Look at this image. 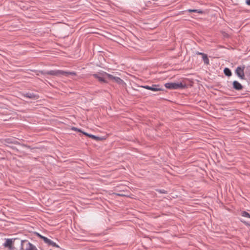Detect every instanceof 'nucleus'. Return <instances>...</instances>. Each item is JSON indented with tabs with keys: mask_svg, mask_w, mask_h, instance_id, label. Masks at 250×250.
I'll return each mask as SVG.
<instances>
[{
	"mask_svg": "<svg viewBox=\"0 0 250 250\" xmlns=\"http://www.w3.org/2000/svg\"><path fill=\"white\" fill-rule=\"evenodd\" d=\"M38 72L36 74L37 75L39 76V73L42 75H49L55 76H64L68 77L69 75L76 76L77 74L75 72L65 71L62 70H54L49 71L40 70L37 71Z\"/></svg>",
	"mask_w": 250,
	"mask_h": 250,
	"instance_id": "1",
	"label": "nucleus"
},
{
	"mask_svg": "<svg viewBox=\"0 0 250 250\" xmlns=\"http://www.w3.org/2000/svg\"><path fill=\"white\" fill-rule=\"evenodd\" d=\"M20 250H38L35 245L27 240H20Z\"/></svg>",
	"mask_w": 250,
	"mask_h": 250,
	"instance_id": "2",
	"label": "nucleus"
},
{
	"mask_svg": "<svg viewBox=\"0 0 250 250\" xmlns=\"http://www.w3.org/2000/svg\"><path fill=\"white\" fill-rule=\"evenodd\" d=\"M165 86L169 89H180L185 88L186 85L182 83H167Z\"/></svg>",
	"mask_w": 250,
	"mask_h": 250,
	"instance_id": "3",
	"label": "nucleus"
},
{
	"mask_svg": "<svg viewBox=\"0 0 250 250\" xmlns=\"http://www.w3.org/2000/svg\"><path fill=\"white\" fill-rule=\"evenodd\" d=\"M107 73L102 71L96 74H93L92 76L101 83H107V81L105 79V77L107 78Z\"/></svg>",
	"mask_w": 250,
	"mask_h": 250,
	"instance_id": "4",
	"label": "nucleus"
},
{
	"mask_svg": "<svg viewBox=\"0 0 250 250\" xmlns=\"http://www.w3.org/2000/svg\"><path fill=\"white\" fill-rule=\"evenodd\" d=\"M16 241H20V239L18 238L13 239H6L5 243L3 244L4 247L8 248L9 250H14L15 249L14 246V243Z\"/></svg>",
	"mask_w": 250,
	"mask_h": 250,
	"instance_id": "5",
	"label": "nucleus"
},
{
	"mask_svg": "<svg viewBox=\"0 0 250 250\" xmlns=\"http://www.w3.org/2000/svg\"><path fill=\"white\" fill-rule=\"evenodd\" d=\"M245 66L244 65L242 66H238L235 71L236 75L241 79L244 80L245 79L244 69Z\"/></svg>",
	"mask_w": 250,
	"mask_h": 250,
	"instance_id": "6",
	"label": "nucleus"
},
{
	"mask_svg": "<svg viewBox=\"0 0 250 250\" xmlns=\"http://www.w3.org/2000/svg\"><path fill=\"white\" fill-rule=\"evenodd\" d=\"M141 87L144 88L145 89L150 90L153 91H163L164 89L162 86H160V85L158 84H152L151 86L149 85H142Z\"/></svg>",
	"mask_w": 250,
	"mask_h": 250,
	"instance_id": "7",
	"label": "nucleus"
},
{
	"mask_svg": "<svg viewBox=\"0 0 250 250\" xmlns=\"http://www.w3.org/2000/svg\"><path fill=\"white\" fill-rule=\"evenodd\" d=\"M107 78L113 80L115 82L119 84H122L124 83V82L120 78L118 77L114 76L108 73Z\"/></svg>",
	"mask_w": 250,
	"mask_h": 250,
	"instance_id": "8",
	"label": "nucleus"
},
{
	"mask_svg": "<svg viewBox=\"0 0 250 250\" xmlns=\"http://www.w3.org/2000/svg\"><path fill=\"white\" fill-rule=\"evenodd\" d=\"M232 87L236 90H241L243 88V85L238 81H234L232 83Z\"/></svg>",
	"mask_w": 250,
	"mask_h": 250,
	"instance_id": "9",
	"label": "nucleus"
},
{
	"mask_svg": "<svg viewBox=\"0 0 250 250\" xmlns=\"http://www.w3.org/2000/svg\"><path fill=\"white\" fill-rule=\"evenodd\" d=\"M23 96L24 97L34 100H37L39 98V96L38 95L30 92L26 93L24 94Z\"/></svg>",
	"mask_w": 250,
	"mask_h": 250,
	"instance_id": "10",
	"label": "nucleus"
},
{
	"mask_svg": "<svg viewBox=\"0 0 250 250\" xmlns=\"http://www.w3.org/2000/svg\"><path fill=\"white\" fill-rule=\"evenodd\" d=\"M83 134H84L85 136H88L90 138H92L95 140H96V141H99V140H101L102 139L99 137V136H95V135H92V134H88L86 132H83Z\"/></svg>",
	"mask_w": 250,
	"mask_h": 250,
	"instance_id": "11",
	"label": "nucleus"
},
{
	"mask_svg": "<svg viewBox=\"0 0 250 250\" xmlns=\"http://www.w3.org/2000/svg\"><path fill=\"white\" fill-rule=\"evenodd\" d=\"M224 74L228 77H230L232 75V72L230 69L228 67H225L224 69Z\"/></svg>",
	"mask_w": 250,
	"mask_h": 250,
	"instance_id": "12",
	"label": "nucleus"
},
{
	"mask_svg": "<svg viewBox=\"0 0 250 250\" xmlns=\"http://www.w3.org/2000/svg\"><path fill=\"white\" fill-rule=\"evenodd\" d=\"M202 59H203V60L204 61V62L205 64H208L209 63V60L208 57V55L206 54H205L203 56H202Z\"/></svg>",
	"mask_w": 250,
	"mask_h": 250,
	"instance_id": "13",
	"label": "nucleus"
},
{
	"mask_svg": "<svg viewBox=\"0 0 250 250\" xmlns=\"http://www.w3.org/2000/svg\"><path fill=\"white\" fill-rule=\"evenodd\" d=\"M188 12H195V13H199V14H202L204 13V12L202 10H200V9H188L187 10Z\"/></svg>",
	"mask_w": 250,
	"mask_h": 250,
	"instance_id": "14",
	"label": "nucleus"
},
{
	"mask_svg": "<svg viewBox=\"0 0 250 250\" xmlns=\"http://www.w3.org/2000/svg\"><path fill=\"white\" fill-rule=\"evenodd\" d=\"M241 215L244 217L250 218V214L246 211H241Z\"/></svg>",
	"mask_w": 250,
	"mask_h": 250,
	"instance_id": "15",
	"label": "nucleus"
},
{
	"mask_svg": "<svg viewBox=\"0 0 250 250\" xmlns=\"http://www.w3.org/2000/svg\"><path fill=\"white\" fill-rule=\"evenodd\" d=\"M48 245L51 246H52L53 247H55V248H60L58 244H57L56 243L54 242L52 240H50Z\"/></svg>",
	"mask_w": 250,
	"mask_h": 250,
	"instance_id": "16",
	"label": "nucleus"
},
{
	"mask_svg": "<svg viewBox=\"0 0 250 250\" xmlns=\"http://www.w3.org/2000/svg\"><path fill=\"white\" fill-rule=\"evenodd\" d=\"M158 192L162 194H167V191L163 189H157L156 190Z\"/></svg>",
	"mask_w": 250,
	"mask_h": 250,
	"instance_id": "17",
	"label": "nucleus"
},
{
	"mask_svg": "<svg viewBox=\"0 0 250 250\" xmlns=\"http://www.w3.org/2000/svg\"><path fill=\"white\" fill-rule=\"evenodd\" d=\"M42 239L43 240V241H44V243L47 244L48 245L49 244V243L51 240L45 236H43Z\"/></svg>",
	"mask_w": 250,
	"mask_h": 250,
	"instance_id": "18",
	"label": "nucleus"
},
{
	"mask_svg": "<svg viewBox=\"0 0 250 250\" xmlns=\"http://www.w3.org/2000/svg\"><path fill=\"white\" fill-rule=\"evenodd\" d=\"M72 130H74V131H77L78 132H82L83 133V131H82L81 129H79V128H78L77 127H72Z\"/></svg>",
	"mask_w": 250,
	"mask_h": 250,
	"instance_id": "19",
	"label": "nucleus"
},
{
	"mask_svg": "<svg viewBox=\"0 0 250 250\" xmlns=\"http://www.w3.org/2000/svg\"><path fill=\"white\" fill-rule=\"evenodd\" d=\"M36 234L37 236H38L41 239H42V238L43 237V236L41 234H40L39 233H38V232H36Z\"/></svg>",
	"mask_w": 250,
	"mask_h": 250,
	"instance_id": "20",
	"label": "nucleus"
},
{
	"mask_svg": "<svg viewBox=\"0 0 250 250\" xmlns=\"http://www.w3.org/2000/svg\"><path fill=\"white\" fill-rule=\"evenodd\" d=\"M196 54L197 55H201L202 56H203L205 54V53H204L200 52H198H198H197L196 53Z\"/></svg>",
	"mask_w": 250,
	"mask_h": 250,
	"instance_id": "21",
	"label": "nucleus"
},
{
	"mask_svg": "<svg viewBox=\"0 0 250 250\" xmlns=\"http://www.w3.org/2000/svg\"><path fill=\"white\" fill-rule=\"evenodd\" d=\"M245 225L247 226H250V224H249L248 222L246 221H241Z\"/></svg>",
	"mask_w": 250,
	"mask_h": 250,
	"instance_id": "22",
	"label": "nucleus"
},
{
	"mask_svg": "<svg viewBox=\"0 0 250 250\" xmlns=\"http://www.w3.org/2000/svg\"><path fill=\"white\" fill-rule=\"evenodd\" d=\"M245 2L248 5H250V0H246Z\"/></svg>",
	"mask_w": 250,
	"mask_h": 250,
	"instance_id": "23",
	"label": "nucleus"
},
{
	"mask_svg": "<svg viewBox=\"0 0 250 250\" xmlns=\"http://www.w3.org/2000/svg\"><path fill=\"white\" fill-rule=\"evenodd\" d=\"M115 194L119 196H124V195L122 194H120V193H115Z\"/></svg>",
	"mask_w": 250,
	"mask_h": 250,
	"instance_id": "24",
	"label": "nucleus"
}]
</instances>
